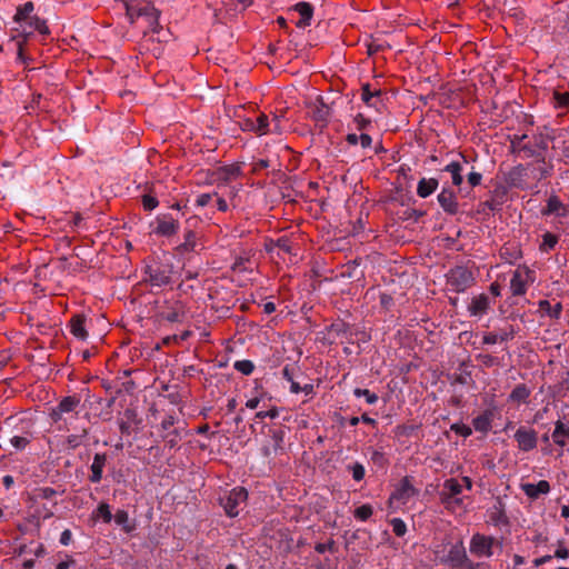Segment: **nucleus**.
I'll return each mask as SVG.
<instances>
[{
    "label": "nucleus",
    "mask_w": 569,
    "mask_h": 569,
    "mask_svg": "<svg viewBox=\"0 0 569 569\" xmlns=\"http://www.w3.org/2000/svg\"><path fill=\"white\" fill-rule=\"evenodd\" d=\"M127 17L130 23L142 22L141 28L143 34L149 31L159 32L161 26L159 23V11L147 0L141 2H126L124 4Z\"/></svg>",
    "instance_id": "1"
},
{
    "label": "nucleus",
    "mask_w": 569,
    "mask_h": 569,
    "mask_svg": "<svg viewBox=\"0 0 569 569\" xmlns=\"http://www.w3.org/2000/svg\"><path fill=\"white\" fill-rule=\"evenodd\" d=\"M440 565L448 569H463L469 557L462 540L455 543H448V550L440 556V551H436Z\"/></svg>",
    "instance_id": "2"
},
{
    "label": "nucleus",
    "mask_w": 569,
    "mask_h": 569,
    "mask_svg": "<svg viewBox=\"0 0 569 569\" xmlns=\"http://www.w3.org/2000/svg\"><path fill=\"white\" fill-rule=\"evenodd\" d=\"M446 281L449 290L461 293L473 286L475 276L467 267L457 266L446 273Z\"/></svg>",
    "instance_id": "3"
},
{
    "label": "nucleus",
    "mask_w": 569,
    "mask_h": 569,
    "mask_svg": "<svg viewBox=\"0 0 569 569\" xmlns=\"http://www.w3.org/2000/svg\"><path fill=\"white\" fill-rule=\"evenodd\" d=\"M146 274L152 287H163L171 282L173 266L170 262L154 261L146 267Z\"/></svg>",
    "instance_id": "4"
},
{
    "label": "nucleus",
    "mask_w": 569,
    "mask_h": 569,
    "mask_svg": "<svg viewBox=\"0 0 569 569\" xmlns=\"http://www.w3.org/2000/svg\"><path fill=\"white\" fill-rule=\"evenodd\" d=\"M536 281V273L526 264H519L510 279V291L515 297L525 296L528 287Z\"/></svg>",
    "instance_id": "5"
},
{
    "label": "nucleus",
    "mask_w": 569,
    "mask_h": 569,
    "mask_svg": "<svg viewBox=\"0 0 569 569\" xmlns=\"http://www.w3.org/2000/svg\"><path fill=\"white\" fill-rule=\"evenodd\" d=\"M496 545L502 546L495 537L477 532L470 539L469 551L476 558H491Z\"/></svg>",
    "instance_id": "6"
},
{
    "label": "nucleus",
    "mask_w": 569,
    "mask_h": 569,
    "mask_svg": "<svg viewBox=\"0 0 569 569\" xmlns=\"http://www.w3.org/2000/svg\"><path fill=\"white\" fill-rule=\"evenodd\" d=\"M248 492L243 487H236L227 495L220 498V505L224 509L227 516L233 518L239 515V507L244 503Z\"/></svg>",
    "instance_id": "7"
},
{
    "label": "nucleus",
    "mask_w": 569,
    "mask_h": 569,
    "mask_svg": "<svg viewBox=\"0 0 569 569\" xmlns=\"http://www.w3.org/2000/svg\"><path fill=\"white\" fill-rule=\"evenodd\" d=\"M462 492V485L456 478H449L443 482V489L440 493L441 501L445 505H462V499L458 496Z\"/></svg>",
    "instance_id": "8"
},
{
    "label": "nucleus",
    "mask_w": 569,
    "mask_h": 569,
    "mask_svg": "<svg viewBox=\"0 0 569 569\" xmlns=\"http://www.w3.org/2000/svg\"><path fill=\"white\" fill-rule=\"evenodd\" d=\"M418 495V490L411 485L410 479L405 477L390 496V502L406 505L411 498Z\"/></svg>",
    "instance_id": "9"
},
{
    "label": "nucleus",
    "mask_w": 569,
    "mask_h": 569,
    "mask_svg": "<svg viewBox=\"0 0 569 569\" xmlns=\"http://www.w3.org/2000/svg\"><path fill=\"white\" fill-rule=\"evenodd\" d=\"M513 437L518 443V448L521 451H530L537 447L538 435L533 429L520 427L515 432Z\"/></svg>",
    "instance_id": "10"
},
{
    "label": "nucleus",
    "mask_w": 569,
    "mask_h": 569,
    "mask_svg": "<svg viewBox=\"0 0 569 569\" xmlns=\"http://www.w3.org/2000/svg\"><path fill=\"white\" fill-rule=\"evenodd\" d=\"M328 336L330 338H332L333 340H340V342H348V343H352L353 342V339H352V336H353V332H352V328L349 323L342 321V320H337L335 322H332L328 328Z\"/></svg>",
    "instance_id": "11"
},
{
    "label": "nucleus",
    "mask_w": 569,
    "mask_h": 569,
    "mask_svg": "<svg viewBox=\"0 0 569 569\" xmlns=\"http://www.w3.org/2000/svg\"><path fill=\"white\" fill-rule=\"evenodd\" d=\"M153 232L161 237H171L179 230V222L169 214H160L156 218Z\"/></svg>",
    "instance_id": "12"
},
{
    "label": "nucleus",
    "mask_w": 569,
    "mask_h": 569,
    "mask_svg": "<svg viewBox=\"0 0 569 569\" xmlns=\"http://www.w3.org/2000/svg\"><path fill=\"white\" fill-rule=\"evenodd\" d=\"M437 198L440 207L446 213L453 216L458 212L459 204L456 193L451 189L443 188Z\"/></svg>",
    "instance_id": "13"
},
{
    "label": "nucleus",
    "mask_w": 569,
    "mask_h": 569,
    "mask_svg": "<svg viewBox=\"0 0 569 569\" xmlns=\"http://www.w3.org/2000/svg\"><path fill=\"white\" fill-rule=\"evenodd\" d=\"M491 307V301L486 293H480L475 296L469 306L468 311L473 317H482L485 316Z\"/></svg>",
    "instance_id": "14"
},
{
    "label": "nucleus",
    "mask_w": 569,
    "mask_h": 569,
    "mask_svg": "<svg viewBox=\"0 0 569 569\" xmlns=\"http://www.w3.org/2000/svg\"><path fill=\"white\" fill-rule=\"evenodd\" d=\"M526 177L527 168L522 164H518L507 172L505 181L509 187L523 189Z\"/></svg>",
    "instance_id": "15"
},
{
    "label": "nucleus",
    "mask_w": 569,
    "mask_h": 569,
    "mask_svg": "<svg viewBox=\"0 0 569 569\" xmlns=\"http://www.w3.org/2000/svg\"><path fill=\"white\" fill-rule=\"evenodd\" d=\"M86 317L83 315H74L69 321L70 332L78 340L84 341L88 338L86 329Z\"/></svg>",
    "instance_id": "16"
},
{
    "label": "nucleus",
    "mask_w": 569,
    "mask_h": 569,
    "mask_svg": "<svg viewBox=\"0 0 569 569\" xmlns=\"http://www.w3.org/2000/svg\"><path fill=\"white\" fill-rule=\"evenodd\" d=\"M522 491L530 499H538L540 495H547L550 491V485L547 480H540L538 483H522Z\"/></svg>",
    "instance_id": "17"
},
{
    "label": "nucleus",
    "mask_w": 569,
    "mask_h": 569,
    "mask_svg": "<svg viewBox=\"0 0 569 569\" xmlns=\"http://www.w3.org/2000/svg\"><path fill=\"white\" fill-rule=\"evenodd\" d=\"M541 212L543 216L556 214L558 217H567L569 213L568 208L557 196L549 197L547 206Z\"/></svg>",
    "instance_id": "18"
},
{
    "label": "nucleus",
    "mask_w": 569,
    "mask_h": 569,
    "mask_svg": "<svg viewBox=\"0 0 569 569\" xmlns=\"http://www.w3.org/2000/svg\"><path fill=\"white\" fill-rule=\"evenodd\" d=\"M107 462V455L106 453H96L93 457V461L91 463V475L89 477V480L92 483H99L102 479L103 468Z\"/></svg>",
    "instance_id": "19"
},
{
    "label": "nucleus",
    "mask_w": 569,
    "mask_h": 569,
    "mask_svg": "<svg viewBox=\"0 0 569 569\" xmlns=\"http://www.w3.org/2000/svg\"><path fill=\"white\" fill-rule=\"evenodd\" d=\"M295 10L299 12L300 20L297 22L298 28L310 26L313 16V7L308 2H299L295 6Z\"/></svg>",
    "instance_id": "20"
},
{
    "label": "nucleus",
    "mask_w": 569,
    "mask_h": 569,
    "mask_svg": "<svg viewBox=\"0 0 569 569\" xmlns=\"http://www.w3.org/2000/svg\"><path fill=\"white\" fill-rule=\"evenodd\" d=\"M241 173V168L238 164L222 166L217 169L216 176L219 181L230 182L238 178Z\"/></svg>",
    "instance_id": "21"
},
{
    "label": "nucleus",
    "mask_w": 569,
    "mask_h": 569,
    "mask_svg": "<svg viewBox=\"0 0 569 569\" xmlns=\"http://www.w3.org/2000/svg\"><path fill=\"white\" fill-rule=\"evenodd\" d=\"M439 186V182L435 178H422L419 180L417 186V194L420 198H427L432 194Z\"/></svg>",
    "instance_id": "22"
},
{
    "label": "nucleus",
    "mask_w": 569,
    "mask_h": 569,
    "mask_svg": "<svg viewBox=\"0 0 569 569\" xmlns=\"http://www.w3.org/2000/svg\"><path fill=\"white\" fill-rule=\"evenodd\" d=\"M492 417V412L490 410H486L481 415L473 418L472 426L475 430L487 433L491 428Z\"/></svg>",
    "instance_id": "23"
},
{
    "label": "nucleus",
    "mask_w": 569,
    "mask_h": 569,
    "mask_svg": "<svg viewBox=\"0 0 569 569\" xmlns=\"http://www.w3.org/2000/svg\"><path fill=\"white\" fill-rule=\"evenodd\" d=\"M443 171L450 173L451 181H452L453 186H456V187L461 186V183L463 181V176H462L463 164H462V162L451 161L443 168Z\"/></svg>",
    "instance_id": "24"
},
{
    "label": "nucleus",
    "mask_w": 569,
    "mask_h": 569,
    "mask_svg": "<svg viewBox=\"0 0 569 569\" xmlns=\"http://www.w3.org/2000/svg\"><path fill=\"white\" fill-rule=\"evenodd\" d=\"M184 240L176 247V251L179 254H184L194 250L197 246V233L192 230H187L183 236Z\"/></svg>",
    "instance_id": "25"
},
{
    "label": "nucleus",
    "mask_w": 569,
    "mask_h": 569,
    "mask_svg": "<svg viewBox=\"0 0 569 569\" xmlns=\"http://www.w3.org/2000/svg\"><path fill=\"white\" fill-rule=\"evenodd\" d=\"M553 442L560 447H563L569 439V426L558 420L552 432Z\"/></svg>",
    "instance_id": "26"
},
{
    "label": "nucleus",
    "mask_w": 569,
    "mask_h": 569,
    "mask_svg": "<svg viewBox=\"0 0 569 569\" xmlns=\"http://www.w3.org/2000/svg\"><path fill=\"white\" fill-rule=\"evenodd\" d=\"M184 428L182 426H177L171 431L161 433V438L164 441L166 446L170 449L176 448L179 441L182 439V433Z\"/></svg>",
    "instance_id": "27"
},
{
    "label": "nucleus",
    "mask_w": 569,
    "mask_h": 569,
    "mask_svg": "<svg viewBox=\"0 0 569 569\" xmlns=\"http://www.w3.org/2000/svg\"><path fill=\"white\" fill-rule=\"evenodd\" d=\"M184 317V307L180 302H176L162 312V318L169 322H180Z\"/></svg>",
    "instance_id": "28"
},
{
    "label": "nucleus",
    "mask_w": 569,
    "mask_h": 569,
    "mask_svg": "<svg viewBox=\"0 0 569 569\" xmlns=\"http://www.w3.org/2000/svg\"><path fill=\"white\" fill-rule=\"evenodd\" d=\"M539 309L550 317L551 319L558 320L561 317L562 305L561 302H557L556 305H551L548 300H540L538 302Z\"/></svg>",
    "instance_id": "29"
},
{
    "label": "nucleus",
    "mask_w": 569,
    "mask_h": 569,
    "mask_svg": "<svg viewBox=\"0 0 569 569\" xmlns=\"http://www.w3.org/2000/svg\"><path fill=\"white\" fill-rule=\"evenodd\" d=\"M271 439L273 441L272 448H270V447L262 448V455L264 457H270L272 452L277 453L279 450L282 449L284 432L282 430H274V431H272Z\"/></svg>",
    "instance_id": "30"
},
{
    "label": "nucleus",
    "mask_w": 569,
    "mask_h": 569,
    "mask_svg": "<svg viewBox=\"0 0 569 569\" xmlns=\"http://www.w3.org/2000/svg\"><path fill=\"white\" fill-rule=\"evenodd\" d=\"M530 393V389L525 383H520L513 388L508 399L509 401L521 403L528 400Z\"/></svg>",
    "instance_id": "31"
},
{
    "label": "nucleus",
    "mask_w": 569,
    "mask_h": 569,
    "mask_svg": "<svg viewBox=\"0 0 569 569\" xmlns=\"http://www.w3.org/2000/svg\"><path fill=\"white\" fill-rule=\"evenodd\" d=\"M254 120L257 136L270 134V119L266 113H259Z\"/></svg>",
    "instance_id": "32"
},
{
    "label": "nucleus",
    "mask_w": 569,
    "mask_h": 569,
    "mask_svg": "<svg viewBox=\"0 0 569 569\" xmlns=\"http://www.w3.org/2000/svg\"><path fill=\"white\" fill-rule=\"evenodd\" d=\"M91 517L93 520L102 519L106 523H109L113 518L110 506L107 502H100L97 509L92 511Z\"/></svg>",
    "instance_id": "33"
},
{
    "label": "nucleus",
    "mask_w": 569,
    "mask_h": 569,
    "mask_svg": "<svg viewBox=\"0 0 569 569\" xmlns=\"http://www.w3.org/2000/svg\"><path fill=\"white\" fill-rule=\"evenodd\" d=\"M34 10L33 2L28 1L22 6L17 8V12L13 17V21L17 23H21L30 19L31 12Z\"/></svg>",
    "instance_id": "34"
},
{
    "label": "nucleus",
    "mask_w": 569,
    "mask_h": 569,
    "mask_svg": "<svg viewBox=\"0 0 569 569\" xmlns=\"http://www.w3.org/2000/svg\"><path fill=\"white\" fill-rule=\"evenodd\" d=\"M558 241H559L558 236H556V234H553L551 232H546L542 236V242L539 246V250L541 252L548 253V252H550L551 250L555 249V247L557 246Z\"/></svg>",
    "instance_id": "35"
},
{
    "label": "nucleus",
    "mask_w": 569,
    "mask_h": 569,
    "mask_svg": "<svg viewBox=\"0 0 569 569\" xmlns=\"http://www.w3.org/2000/svg\"><path fill=\"white\" fill-rule=\"evenodd\" d=\"M80 400L76 397L68 396L64 397L59 403V411L66 413H71L76 410V408L79 406Z\"/></svg>",
    "instance_id": "36"
},
{
    "label": "nucleus",
    "mask_w": 569,
    "mask_h": 569,
    "mask_svg": "<svg viewBox=\"0 0 569 569\" xmlns=\"http://www.w3.org/2000/svg\"><path fill=\"white\" fill-rule=\"evenodd\" d=\"M50 417H51L52 421L58 426V430H64V431L70 430L68 418L64 417L63 412L59 411L58 406L51 410Z\"/></svg>",
    "instance_id": "37"
},
{
    "label": "nucleus",
    "mask_w": 569,
    "mask_h": 569,
    "mask_svg": "<svg viewBox=\"0 0 569 569\" xmlns=\"http://www.w3.org/2000/svg\"><path fill=\"white\" fill-rule=\"evenodd\" d=\"M87 436H88V430H87V428L83 427V428H81L80 433H73V435L68 436L66 439V443L69 449H76L83 443V440L87 438Z\"/></svg>",
    "instance_id": "38"
},
{
    "label": "nucleus",
    "mask_w": 569,
    "mask_h": 569,
    "mask_svg": "<svg viewBox=\"0 0 569 569\" xmlns=\"http://www.w3.org/2000/svg\"><path fill=\"white\" fill-rule=\"evenodd\" d=\"M330 109L321 100L318 104H315L312 109V117L316 121L326 122L329 117Z\"/></svg>",
    "instance_id": "39"
},
{
    "label": "nucleus",
    "mask_w": 569,
    "mask_h": 569,
    "mask_svg": "<svg viewBox=\"0 0 569 569\" xmlns=\"http://www.w3.org/2000/svg\"><path fill=\"white\" fill-rule=\"evenodd\" d=\"M28 24L32 30L38 31L40 34L49 33V28L46 21L38 16L30 17Z\"/></svg>",
    "instance_id": "40"
},
{
    "label": "nucleus",
    "mask_w": 569,
    "mask_h": 569,
    "mask_svg": "<svg viewBox=\"0 0 569 569\" xmlns=\"http://www.w3.org/2000/svg\"><path fill=\"white\" fill-rule=\"evenodd\" d=\"M114 521L121 526L126 532H131L133 527L129 523V513L126 510H118L114 515Z\"/></svg>",
    "instance_id": "41"
},
{
    "label": "nucleus",
    "mask_w": 569,
    "mask_h": 569,
    "mask_svg": "<svg viewBox=\"0 0 569 569\" xmlns=\"http://www.w3.org/2000/svg\"><path fill=\"white\" fill-rule=\"evenodd\" d=\"M174 426H180L179 419L174 415H167L162 419V421L159 426V429H160L161 433H166V432L171 431L173 428H176Z\"/></svg>",
    "instance_id": "42"
},
{
    "label": "nucleus",
    "mask_w": 569,
    "mask_h": 569,
    "mask_svg": "<svg viewBox=\"0 0 569 569\" xmlns=\"http://www.w3.org/2000/svg\"><path fill=\"white\" fill-rule=\"evenodd\" d=\"M233 367L238 372L244 376H250L254 370V365L250 360H238L234 362Z\"/></svg>",
    "instance_id": "43"
},
{
    "label": "nucleus",
    "mask_w": 569,
    "mask_h": 569,
    "mask_svg": "<svg viewBox=\"0 0 569 569\" xmlns=\"http://www.w3.org/2000/svg\"><path fill=\"white\" fill-rule=\"evenodd\" d=\"M353 395L357 398L365 397L368 405H375L379 399L378 396L375 392H371L369 389L356 388L353 390Z\"/></svg>",
    "instance_id": "44"
},
{
    "label": "nucleus",
    "mask_w": 569,
    "mask_h": 569,
    "mask_svg": "<svg viewBox=\"0 0 569 569\" xmlns=\"http://www.w3.org/2000/svg\"><path fill=\"white\" fill-rule=\"evenodd\" d=\"M373 513L372 507L370 505H362L356 508L353 516L356 519L360 521L368 520Z\"/></svg>",
    "instance_id": "45"
},
{
    "label": "nucleus",
    "mask_w": 569,
    "mask_h": 569,
    "mask_svg": "<svg viewBox=\"0 0 569 569\" xmlns=\"http://www.w3.org/2000/svg\"><path fill=\"white\" fill-rule=\"evenodd\" d=\"M380 94V90H375V91H371V88H370V84L369 83H366V84H362L361 87V100L368 104V106H373L371 103V99L373 97H377Z\"/></svg>",
    "instance_id": "46"
},
{
    "label": "nucleus",
    "mask_w": 569,
    "mask_h": 569,
    "mask_svg": "<svg viewBox=\"0 0 569 569\" xmlns=\"http://www.w3.org/2000/svg\"><path fill=\"white\" fill-rule=\"evenodd\" d=\"M124 416L127 417V421L124 420H121L119 422V429L121 431L122 435H130L131 432V426H130V420L133 419V417L136 416L134 415V411L131 410V409H127L124 411Z\"/></svg>",
    "instance_id": "47"
},
{
    "label": "nucleus",
    "mask_w": 569,
    "mask_h": 569,
    "mask_svg": "<svg viewBox=\"0 0 569 569\" xmlns=\"http://www.w3.org/2000/svg\"><path fill=\"white\" fill-rule=\"evenodd\" d=\"M392 531L398 537H403L407 532V525L400 518H393L391 520Z\"/></svg>",
    "instance_id": "48"
},
{
    "label": "nucleus",
    "mask_w": 569,
    "mask_h": 569,
    "mask_svg": "<svg viewBox=\"0 0 569 569\" xmlns=\"http://www.w3.org/2000/svg\"><path fill=\"white\" fill-rule=\"evenodd\" d=\"M29 442H30L29 436H12L10 438V443L17 450H23L29 445Z\"/></svg>",
    "instance_id": "49"
},
{
    "label": "nucleus",
    "mask_w": 569,
    "mask_h": 569,
    "mask_svg": "<svg viewBox=\"0 0 569 569\" xmlns=\"http://www.w3.org/2000/svg\"><path fill=\"white\" fill-rule=\"evenodd\" d=\"M496 333L499 337L500 342H506L512 340L517 331L515 330L513 326L510 325L506 328L500 329L499 332Z\"/></svg>",
    "instance_id": "50"
},
{
    "label": "nucleus",
    "mask_w": 569,
    "mask_h": 569,
    "mask_svg": "<svg viewBox=\"0 0 569 569\" xmlns=\"http://www.w3.org/2000/svg\"><path fill=\"white\" fill-rule=\"evenodd\" d=\"M370 460L375 466H377L379 468H383L388 463V459L386 458L385 453L379 450L372 451V453L370 456Z\"/></svg>",
    "instance_id": "51"
},
{
    "label": "nucleus",
    "mask_w": 569,
    "mask_h": 569,
    "mask_svg": "<svg viewBox=\"0 0 569 569\" xmlns=\"http://www.w3.org/2000/svg\"><path fill=\"white\" fill-rule=\"evenodd\" d=\"M450 429L453 432H456L457 435H459V436H461L463 438H468L472 433L471 428L469 426L465 425V423H461V422L452 423Z\"/></svg>",
    "instance_id": "52"
},
{
    "label": "nucleus",
    "mask_w": 569,
    "mask_h": 569,
    "mask_svg": "<svg viewBox=\"0 0 569 569\" xmlns=\"http://www.w3.org/2000/svg\"><path fill=\"white\" fill-rule=\"evenodd\" d=\"M274 247H277L280 251L286 253H291L292 251V242L287 237H280L274 243Z\"/></svg>",
    "instance_id": "53"
},
{
    "label": "nucleus",
    "mask_w": 569,
    "mask_h": 569,
    "mask_svg": "<svg viewBox=\"0 0 569 569\" xmlns=\"http://www.w3.org/2000/svg\"><path fill=\"white\" fill-rule=\"evenodd\" d=\"M352 473V478L356 481H361L365 478L366 470L365 467L360 462H355L352 466L349 467Z\"/></svg>",
    "instance_id": "54"
},
{
    "label": "nucleus",
    "mask_w": 569,
    "mask_h": 569,
    "mask_svg": "<svg viewBox=\"0 0 569 569\" xmlns=\"http://www.w3.org/2000/svg\"><path fill=\"white\" fill-rule=\"evenodd\" d=\"M141 201L143 209L148 211L156 209L159 204L158 199L151 194H143Z\"/></svg>",
    "instance_id": "55"
},
{
    "label": "nucleus",
    "mask_w": 569,
    "mask_h": 569,
    "mask_svg": "<svg viewBox=\"0 0 569 569\" xmlns=\"http://www.w3.org/2000/svg\"><path fill=\"white\" fill-rule=\"evenodd\" d=\"M284 131V128L281 124V117L273 116L270 120V133L281 134Z\"/></svg>",
    "instance_id": "56"
},
{
    "label": "nucleus",
    "mask_w": 569,
    "mask_h": 569,
    "mask_svg": "<svg viewBox=\"0 0 569 569\" xmlns=\"http://www.w3.org/2000/svg\"><path fill=\"white\" fill-rule=\"evenodd\" d=\"M371 121L367 119L362 113H358L353 118L355 128L359 131L365 130L368 126H370Z\"/></svg>",
    "instance_id": "57"
},
{
    "label": "nucleus",
    "mask_w": 569,
    "mask_h": 569,
    "mask_svg": "<svg viewBox=\"0 0 569 569\" xmlns=\"http://www.w3.org/2000/svg\"><path fill=\"white\" fill-rule=\"evenodd\" d=\"M520 152H523L525 158L540 157L541 153L533 147V144L525 143L520 147Z\"/></svg>",
    "instance_id": "58"
},
{
    "label": "nucleus",
    "mask_w": 569,
    "mask_h": 569,
    "mask_svg": "<svg viewBox=\"0 0 569 569\" xmlns=\"http://www.w3.org/2000/svg\"><path fill=\"white\" fill-rule=\"evenodd\" d=\"M558 392L567 393L569 391V370L561 376V380L557 385Z\"/></svg>",
    "instance_id": "59"
},
{
    "label": "nucleus",
    "mask_w": 569,
    "mask_h": 569,
    "mask_svg": "<svg viewBox=\"0 0 569 569\" xmlns=\"http://www.w3.org/2000/svg\"><path fill=\"white\" fill-rule=\"evenodd\" d=\"M477 360L480 361L486 367H492L493 365L497 363V358L488 353L478 355Z\"/></svg>",
    "instance_id": "60"
},
{
    "label": "nucleus",
    "mask_w": 569,
    "mask_h": 569,
    "mask_svg": "<svg viewBox=\"0 0 569 569\" xmlns=\"http://www.w3.org/2000/svg\"><path fill=\"white\" fill-rule=\"evenodd\" d=\"M315 550L318 552V553H325L326 551H330V552H333L335 551V541L331 539L329 540L328 542L326 543H317L315 546Z\"/></svg>",
    "instance_id": "61"
},
{
    "label": "nucleus",
    "mask_w": 569,
    "mask_h": 569,
    "mask_svg": "<svg viewBox=\"0 0 569 569\" xmlns=\"http://www.w3.org/2000/svg\"><path fill=\"white\" fill-rule=\"evenodd\" d=\"M385 48V46L381 42H378L377 40H372L367 44V52L369 56H373L377 52L381 51Z\"/></svg>",
    "instance_id": "62"
},
{
    "label": "nucleus",
    "mask_w": 569,
    "mask_h": 569,
    "mask_svg": "<svg viewBox=\"0 0 569 569\" xmlns=\"http://www.w3.org/2000/svg\"><path fill=\"white\" fill-rule=\"evenodd\" d=\"M467 180L471 187H477L481 183L482 174L480 172L471 171L468 173Z\"/></svg>",
    "instance_id": "63"
},
{
    "label": "nucleus",
    "mask_w": 569,
    "mask_h": 569,
    "mask_svg": "<svg viewBox=\"0 0 569 569\" xmlns=\"http://www.w3.org/2000/svg\"><path fill=\"white\" fill-rule=\"evenodd\" d=\"M463 569H490V567L486 562H475L469 558Z\"/></svg>",
    "instance_id": "64"
}]
</instances>
